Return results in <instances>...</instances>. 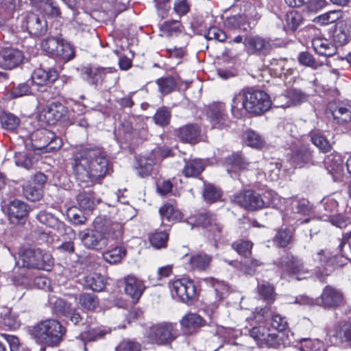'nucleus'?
I'll return each instance as SVG.
<instances>
[{
	"label": "nucleus",
	"mask_w": 351,
	"mask_h": 351,
	"mask_svg": "<svg viewBox=\"0 0 351 351\" xmlns=\"http://www.w3.org/2000/svg\"><path fill=\"white\" fill-rule=\"evenodd\" d=\"M244 139L247 146L260 149L265 144V139L258 133L253 130H247L244 133Z\"/></svg>",
	"instance_id": "nucleus-43"
},
{
	"label": "nucleus",
	"mask_w": 351,
	"mask_h": 351,
	"mask_svg": "<svg viewBox=\"0 0 351 351\" xmlns=\"http://www.w3.org/2000/svg\"><path fill=\"white\" fill-rule=\"evenodd\" d=\"M114 72H116V69L112 67L88 66L86 67L84 70L88 82L95 85L101 84L106 74Z\"/></svg>",
	"instance_id": "nucleus-24"
},
{
	"label": "nucleus",
	"mask_w": 351,
	"mask_h": 351,
	"mask_svg": "<svg viewBox=\"0 0 351 351\" xmlns=\"http://www.w3.org/2000/svg\"><path fill=\"white\" fill-rule=\"evenodd\" d=\"M55 56L60 57L64 61H69L74 57V50L69 43L61 40Z\"/></svg>",
	"instance_id": "nucleus-56"
},
{
	"label": "nucleus",
	"mask_w": 351,
	"mask_h": 351,
	"mask_svg": "<svg viewBox=\"0 0 351 351\" xmlns=\"http://www.w3.org/2000/svg\"><path fill=\"white\" fill-rule=\"evenodd\" d=\"M23 194L28 200L36 202L42 198L43 190L29 182L27 186L23 187Z\"/></svg>",
	"instance_id": "nucleus-49"
},
{
	"label": "nucleus",
	"mask_w": 351,
	"mask_h": 351,
	"mask_svg": "<svg viewBox=\"0 0 351 351\" xmlns=\"http://www.w3.org/2000/svg\"><path fill=\"white\" fill-rule=\"evenodd\" d=\"M116 351H141V345L132 341L123 340L117 346Z\"/></svg>",
	"instance_id": "nucleus-64"
},
{
	"label": "nucleus",
	"mask_w": 351,
	"mask_h": 351,
	"mask_svg": "<svg viewBox=\"0 0 351 351\" xmlns=\"http://www.w3.org/2000/svg\"><path fill=\"white\" fill-rule=\"evenodd\" d=\"M210 335L206 339V345L209 350L217 351L223 346L225 329L221 326H216L210 330Z\"/></svg>",
	"instance_id": "nucleus-26"
},
{
	"label": "nucleus",
	"mask_w": 351,
	"mask_h": 351,
	"mask_svg": "<svg viewBox=\"0 0 351 351\" xmlns=\"http://www.w3.org/2000/svg\"><path fill=\"white\" fill-rule=\"evenodd\" d=\"M66 332L65 328L56 319H47L35 325L32 330V336L40 343L56 346L62 340Z\"/></svg>",
	"instance_id": "nucleus-4"
},
{
	"label": "nucleus",
	"mask_w": 351,
	"mask_h": 351,
	"mask_svg": "<svg viewBox=\"0 0 351 351\" xmlns=\"http://www.w3.org/2000/svg\"><path fill=\"white\" fill-rule=\"evenodd\" d=\"M88 16L86 14H77L73 21H70L69 27L73 29L75 34H84L89 32L90 28L86 23Z\"/></svg>",
	"instance_id": "nucleus-36"
},
{
	"label": "nucleus",
	"mask_w": 351,
	"mask_h": 351,
	"mask_svg": "<svg viewBox=\"0 0 351 351\" xmlns=\"http://www.w3.org/2000/svg\"><path fill=\"white\" fill-rule=\"evenodd\" d=\"M226 162L233 169H243L247 166V162L242 155H230L227 158Z\"/></svg>",
	"instance_id": "nucleus-61"
},
{
	"label": "nucleus",
	"mask_w": 351,
	"mask_h": 351,
	"mask_svg": "<svg viewBox=\"0 0 351 351\" xmlns=\"http://www.w3.org/2000/svg\"><path fill=\"white\" fill-rule=\"evenodd\" d=\"M66 110L62 104H52L45 112V117L49 124H55L64 115Z\"/></svg>",
	"instance_id": "nucleus-32"
},
{
	"label": "nucleus",
	"mask_w": 351,
	"mask_h": 351,
	"mask_svg": "<svg viewBox=\"0 0 351 351\" xmlns=\"http://www.w3.org/2000/svg\"><path fill=\"white\" fill-rule=\"evenodd\" d=\"M178 136L182 141L191 144L204 140L203 135L201 134L199 126L195 124H189L180 128Z\"/></svg>",
	"instance_id": "nucleus-19"
},
{
	"label": "nucleus",
	"mask_w": 351,
	"mask_h": 351,
	"mask_svg": "<svg viewBox=\"0 0 351 351\" xmlns=\"http://www.w3.org/2000/svg\"><path fill=\"white\" fill-rule=\"evenodd\" d=\"M324 162L328 173L332 176L334 180H338L343 172V164L341 155H326Z\"/></svg>",
	"instance_id": "nucleus-21"
},
{
	"label": "nucleus",
	"mask_w": 351,
	"mask_h": 351,
	"mask_svg": "<svg viewBox=\"0 0 351 351\" xmlns=\"http://www.w3.org/2000/svg\"><path fill=\"white\" fill-rule=\"evenodd\" d=\"M173 296L176 295L182 302H191L196 294V288L193 282L185 278L178 279L170 285Z\"/></svg>",
	"instance_id": "nucleus-11"
},
{
	"label": "nucleus",
	"mask_w": 351,
	"mask_h": 351,
	"mask_svg": "<svg viewBox=\"0 0 351 351\" xmlns=\"http://www.w3.org/2000/svg\"><path fill=\"white\" fill-rule=\"evenodd\" d=\"M311 43L315 51L321 56H332L336 53L335 46L326 38L316 37Z\"/></svg>",
	"instance_id": "nucleus-29"
},
{
	"label": "nucleus",
	"mask_w": 351,
	"mask_h": 351,
	"mask_svg": "<svg viewBox=\"0 0 351 351\" xmlns=\"http://www.w3.org/2000/svg\"><path fill=\"white\" fill-rule=\"evenodd\" d=\"M66 215L71 221L76 225L85 224L87 221V218L82 213V210H77L76 208H69Z\"/></svg>",
	"instance_id": "nucleus-59"
},
{
	"label": "nucleus",
	"mask_w": 351,
	"mask_h": 351,
	"mask_svg": "<svg viewBox=\"0 0 351 351\" xmlns=\"http://www.w3.org/2000/svg\"><path fill=\"white\" fill-rule=\"evenodd\" d=\"M36 219L40 223L56 230L60 234L64 233L74 234L71 228L66 226L64 222L44 210L40 211L36 215Z\"/></svg>",
	"instance_id": "nucleus-16"
},
{
	"label": "nucleus",
	"mask_w": 351,
	"mask_h": 351,
	"mask_svg": "<svg viewBox=\"0 0 351 351\" xmlns=\"http://www.w3.org/2000/svg\"><path fill=\"white\" fill-rule=\"evenodd\" d=\"M23 59V53L12 47L0 50V66L5 69H12L19 65Z\"/></svg>",
	"instance_id": "nucleus-15"
},
{
	"label": "nucleus",
	"mask_w": 351,
	"mask_h": 351,
	"mask_svg": "<svg viewBox=\"0 0 351 351\" xmlns=\"http://www.w3.org/2000/svg\"><path fill=\"white\" fill-rule=\"evenodd\" d=\"M126 256V250L122 247H115L103 254L104 260L110 264H117Z\"/></svg>",
	"instance_id": "nucleus-42"
},
{
	"label": "nucleus",
	"mask_w": 351,
	"mask_h": 351,
	"mask_svg": "<svg viewBox=\"0 0 351 351\" xmlns=\"http://www.w3.org/2000/svg\"><path fill=\"white\" fill-rule=\"evenodd\" d=\"M326 113L330 114L334 119L337 120L339 123L346 121L347 117L350 118L348 110L345 107L337 105L335 102L328 104Z\"/></svg>",
	"instance_id": "nucleus-34"
},
{
	"label": "nucleus",
	"mask_w": 351,
	"mask_h": 351,
	"mask_svg": "<svg viewBox=\"0 0 351 351\" xmlns=\"http://www.w3.org/2000/svg\"><path fill=\"white\" fill-rule=\"evenodd\" d=\"M23 26L26 27L30 34L36 36L44 34L47 31L46 21L43 17L40 18L34 13L27 15Z\"/></svg>",
	"instance_id": "nucleus-18"
},
{
	"label": "nucleus",
	"mask_w": 351,
	"mask_h": 351,
	"mask_svg": "<svg viewBox=\"0 0 351 351\" xmlns=\"http://www.w3.org/2000/svg\"><path fill=\"white\" fill-rule=\"evenodd\" d=\"M291 232L287 229L281 230L278 232L275 237V241L280 247H286L291 240Z\"/></svg>",
	"instance_id": "nucleus-62"
},
{
	"label": "nucleus",
	"mask_w": 351,
	"mask_h": 351,
	"mask_svg": "<svg viewBox=\"0 0 351 351\" xmlns=\"http://www.w3.org/2000/svg\"><path fill=\"white\" fill-rule=\"evenodd\" d=\"M61 40L57 38L49 37L43 40L41 48L46 53L56 56Z\"/></svg>",
	"instance_id": "nucleus-52"
},
{
	"label": "nucleus",
	"mask_w": 351,
	"mask_h": 351,
	"mask_svg": "<svg viewBox=\"0 0 351 351\" xmlns=\"http://www.w3.org/2000/svg\"><path fill=\"white\" fill-rule=\"evenodd\" d=\"M208 118L213 128L223 130L228 128L230 124L226 105L223 103L212 104L208 112Z\"/></svg>",
	"instance_id": "nucleus-12"
},
{
	"label": "nucleus",
	"mask_w": 351,
	"mask_h": 351,
	"mask_svg": "<svg viewBox=\"0 0 351 351\" xmlns=\"http://www.w3.org/2000/svg\"><path fill=\"white\" fill-rule=\"evenodd\" d=\"M2 128L8 131L14 132L19 126L20 119L12 113L3 112L0 114Z\"/></svg>",
	"instance_id": "nucleus-39"
},
{
	"label": "nucleus",
	"mask_w": 351,
	"mask_h": 351,
	"mask_svg": "<svg viewBox=\"0 0 351 351\" xmlns=\"http://www.w3.org/2000/svg\"><path fill=\"white\" fill-rule=\"evenodd\" d=\"M29 213V207L25 202L15 199L8 206V217L12 223H16L19 220L26 217Z\"/></svg>",
	"instance_id": "nucleus-22"
},
{
	"label": "nucleus",
	"mask_w": 351,
	"mask_h": 351,
	"mask_svg": "<svg viewBox=\"0 0 351 351\" xmlns=\"http://www.w3.org/2000/svg\"><path fill=\"white\" fill-rule=\"evenodd\" d=\"M0 318L3 324L10 329H17L21 326L19 315L10 308H3L0 313Z\"/></svg>",
	"instance_id": "nucleus-31"
},
{
	"label": "nucleus",
	"mask_w": 351,
	"mask_h": 351,
	"mask_svg": "<svg viewBox=\"0 0 351 351\" xmlns=\"http://www.w3.org/2000/svg\"><path fill=\"white\" fill-rule=\"evenodd\" d=\"M72 167L76 178L87 186L104 178L109 170L108 160L104 155H75Z\"/></svg>",
	"instance_id": "nucleus-3"
},
{
	"label": "nucleus",
	"mask_w": 351,
	"mask_h": 351,
	"mask_svg": "<svg viewBox=\"0 0 351 351\" xmlns=\"http://www.w3.org/2000/svg\"><path fill=\"white\" fill-rule=\"evenodd\" d=\"M178 336L176 324L171 322H160L153 324L146 332V337L152 343L166 345Z\"/></svg>",
	"instance_id": "nucleus-7"
},
{
	"label": "nucleus",
	"mask_w": 351,
	"mask_h": 351,
	"mask_svg": "<svg viewBox=\"0 0 351 351\" xmlns=\"http://www.w3.org/2000/svg\"><path fill=\"white\" fill-rule=\"evenodd\" d=\"M19 254L23 267L49 271L53 265L51 254L40 248L25 247Z\"/></svg>",
	"instance_id": "nucleus-5"
},
{
	"label": "nucleus",
	"mask_w": 351,
	"mask_h": 351,
	"mask_svg": "<svg viewBox=\"0 0 351 351\" xmlns=\"http://www.w3.org/2000/svg\"><path fill=\"white\" fill-rule=\"evenodd\" d=\"M243 43L249 54L266 56L272 48L269 40L257 35L246 37Z\"/></svg>",
	"instance_id": "nucleus-13"
},
{
	"label": "nucleus",
	"mask_w": 351,
	"mask_h": 351,
	"mask_svg": "<svg viewBox=\"0 0 351 351\" xmlns=\"http://www.w3.org/2000/svg\"><path fill=\"white\" fill-rule=\"evenodd\" d=\"M311 141L319 151L322 152H328L330 151L331 146L328 140L319 133L313 131L310 133Z\"/></svg>",
	"instance_id": "nucleus-46"
},
{
	"label": "nucleus",
	"mask_w": 351,
	"mask_h": 351,
	"mask_svg": "<svg viewBox=\"0 0 351 351\" xmlns=\"http://www.w3.org/2000/svg\"><path fill=\"white\" fill-rule=\"evenodd\" d=\"M36 160L32 155H15L14 162L16 166L21 167L27 169H31Z\"/></svg>",
	"instance_id": "nucleus-60"
},
{
	"label": "nucleus",
	"mask_w": 351,
	"mask_h": 351,
	"mask_svg": "<svg viewBox=\"0 0 351 351\" xmlns=\"http://www.w3.org/2000/svg\"><path fill=\"white\" fill-rule=\"evenodd\" d=\"M53 310L59 316L69 317L73 311L71 304L62 298H57L53 302Z\"/></svg>",
	"instance_id": "nucleus-47"
},
{
	"label": "nucleus",
	"mask_w": 351,
	"mask_h": 351,
	"mask_svg": "<svg viewBox=\"0 0 351 351\" xmlns=\"http://www.w3.org/2000/svg\"><path fill=\"white\" fill-rule=\"evenodd\" d=\"M195 221L197 226L210 227V230L220 233L223 226L217 221L215 216L208 212L197 213L195 216Z\"/></svg>",
	"instance_id": "nucleus-25"
},
{
	"label": "nucleus",
	"mask_w": 351,
	"mask_h": 351,
	"mask_svg": "<svg viewBox=\"0 0 351 351\" xmlns=\"http://www.w3.org/2000/svg\"><path fill=\"white\" fill-rule=\"evenodd\" d=\"M76 199L80 208L83 210H92L97 204L92 191L80 193L77 195Z\"/></svg>",
	"instance_id": "nucleus-38"
},
{
	"label": "nucleus",
	"mask_w": 351,
	"mask_h": 351,
	"mask_svg": "<svg viewBox=\"0 0 351 351\" xmlns=\"http://www.w3.org/2000/svg\"><path fill=\"white\" fill-rule=\"evenodd\" d=\"M271 106L269 96L264 91L245 88L235 93L232 99L230 110L232 116L239 119L244 110L254 115L268 111Z\"/></svg>",
	"instance_id": "nucleus-1"
},
{
	"label": "nucleus",
	"mask_w": 351,
	"mask_h": 351,
	"mask_svg": "<svg viewBox=\"0 0 351 351\" xmlns=\"http://www.w3.org/2000/svg\"><path fill=\"white\" fill-rule=\"evenodd\" d=\"M205 320L198 314L189 313L180 321L181 326L186 329H195L204 326Z\"/></svg>",
	"instance_id": "nucleus-33"
},
{
	"label": "nucleus",
	"mask_w": 351,
	"mask_h": 351,
	"mask_svg": "<svg viewBox=\"0 0 351 351\" xmlns=\"http://www.w3.org/2000/svg\"><path fill=\"white\" fill-rule=\"evenodd\" d=\"M160 29L164 35L170 36L181 32L182 25L179 21H168L164 22Z\"/></svg>",
	"instance_id": "nucleus-50"
},
{
	"label": "nucleus",
	"mask_w": 351,
	"mask_h": 351,
	"mask_svg": "<svg viewBox=\"0 0 351 351\" xmlns=\"http://www.w3.org/2000/svg\"><path fill=\"white\" fill-rule=\"evenodd\" d=\"M155 162L154 155H136L134 167L137 170V174L144 178L150 174Z\"/></svg>",
	"instance_id": "nucleus-20"
},
{
	"label": "nucleus",
	"mask_w": 351,
	"mask_h": 351,
	"mask_svg": "<svg viewBox=\"0 0 351 351\" xmlns=\"http://www.w3.org/2000/svg\"><path fill=\"white\" fill-rule=\"evenodd\" d=\"M156 83L159 87L160 91L162 94L171 93L176 86V82L173 77H167L158 79Z\"/></svg>",
	"instance_id": "nucleus-55"
},
{
	"label": "nucleus",
	"mask_w": 351,
	"mask_h": 351,
	"mask_svg": "<svg viewBox=\"0 0 351 351\" xmlns=\"http://www.w3.org/2000/svg\"><path fill=\"white\" fill-rule=\"evenodd\" d=\"M169 239V234L165 232H158L149 237L151 244L157 249L165 247Z\"/></svg>",
	"instance_id": "nucleus-54"
},
{
	"label": "nucleus",
	"mask_w": 351,
	"mask_h": 351,
	"mask_svg": "<svg viewBox=\"0 0 351 351\" xmlns=\"http://www.w3.org/2000/svg\"><path fill=\"white\" fill-rule=\"evenodd\" d=\"M107 333V330L100 328H90L82 335V338L84 341H95L104 338Z\"/></svg>",
	"instance_id": "nucleus-57"
},
{
	"label": "nucleus",
	"mask_w": 351,
	"mask_h": 351,
	"mask_svg": "<svg viewBox=\"0 0 351 351\" xmlns=\"http://www.w3.org/2000/svg\"><path fill=\"white\" fill-rule=\"evenodd\" d=\"M285 99L287 101L285 103H280L279 106L280 108H288L292 105L300 104L307 99V96L304 94L301 90L292 89L290 90L287 95H281L276 99L277 102L280 100Z\"/></svg>",
	"instance_id": "nucleus-27"
},
{
	"label": "nucleus",
	"mask_w": 351,
	"mask_h": 351,
	"mask_svg": "<svg viewBox=\"0 0 351 351\" xmlns=\"http://www.w3.org/2000/svg\"><path fill=\"white\" fill-rule=\"evenodd\" d=\"M58 77V73L53 69L45 70L39 68L32 75V81L38 86H48L55 82Z\"/></svg>",
	"instance_id": "nucleus-23"
},
{
	"label": "nucleus",
	"mask_w": 351,
	"mask_h": 351,
	"mask_svg": "<svg viewBox=\"0 0 351 351\" xmlns=\"http://www.w3.org/2000/svg\"><path fill=\"white\" fill-rule=\"evenodd\" d=\"M221 192L220 189L211 184L204 185L203 197L208 202H213L220 198Z\"/></svg>",
	"instance_id": "nucleus-53"
},
{
	"label": "nucleus",
	"mask_w": 351,
	"mask_h": 351,
	"mask_svg": "<svg viewBox=\"0 0 351 351\" xmlns=\"http://www.w3.org/2000/svg\"><path fill=\"white\" fill-rule=\"evenodd\" d=\"M350 33L349 27L346 24L339 23L333 36L335 42L339 45L347 44L349 42Z\"/></svg>",
	"instance_id": "nucleus-44"
},
{
	"label": "nucleus",
	"mask_w": 351,
	"mask_h": 351,
	"mask_svg": "<svg viewBox=\"0 0 351 351\" xmlns=\"http://www.w3.org/2000/svg\"><path fill=\"white\" fill-rule=\"evenodd\" d=\"M337 257L332 256L328 252L321 250L313 255V261L317 263V267L323 268V271H317L316 276L320 281H324L325 277L328 276L335 267H341L347 263L337 262Z\"/></svg>",
	"instance_id": "nucleus-10"
},
{
	"label": "nucleus",
	"mask_w": 351,
	"mask_h": 351,
	"mask_svg": "<svg viewBox=\"0 0 351 351\" xmlns=\"http://www.w3.org/2000/svg\"><path fill=\"white\" fill-rule=\"evenodd\" d=\"M123 233L122 223L108 220L93 230L86 229L80 231L78 236L86 248L100 250L110 243L122 241Z\"/></svg>",
	"instance_id": "nucleus-2"
},
{
	"label": "nucleus",
	"mask_w": 351,
	"mask_h": 351,
	"mask_svg": "<svg viewBox=\"0 0 351 351\" xmlns=\"http://www.w3.org/2000/svg\"><path fill=\"white\" fill-rule=\"evenodd\" d=\"M249 335L261 347L278 348L282 344L278 334L264 325L252 327L249 330Z\"/></svg>",
	"instance_id": "nucleus-8"
},
{
	"label": "nucleus",
	"mask_w": 351,
	"mask_h": 351,
	"mask_svg": "<svg viewBox=\"0 0 351 351\" xmlns=\"http://www.w3.org/2000/svg\"><path fill=\"white\" fill-rule=\"evenodd\" d=\"M320 305L325 308H332L344 304L343 293L330 286L326 287L320 296Z\"/></svg>",
	"instance_id": "nucleus-14"
},
{
	"label": "nucleus",
	"mask_w": 351,
	"mask_h": 351,
	"mask_svg": "<svg viewBox=\"0 0 351 351\" xmlns=\"http://www.w3.org/2000/svg\"><path fill=\"white\" fill-rule=\"evenodd\" d=\"M323 343L317 339H304L301 341V351H323Z\"/></svg>",
	"instance_id": "nucleus-58"
},
{
	"label": "nucleus",
	"mask_w": 351,
	"mask_h": 351,
	"mask_svg": "<svg viewBox=\"0 0 351 351\" xmlns=\"http://www.w3.org/2000/svg\"><path fill=\"white\" fill-rule=\"evenodd\" d=\"M159 213L162 219L165 218L169 221L178 218V213L175 210L171 204H165L159 210Z\"/></svg>",
	"instance_id": "nucleus-63"
},
{
	"label": "nucleus",
	"mask_w": 351,
	"mask_h": 351,
	"mask_svg": "<svg viewBox=\"0 0 351 351\" xmlns=\"http://www.w3.org/2000/svg\"><path fill=\"white\" fill-rule=\"evenodd\" d=\"M84 285L94 291H101L105 287L103 276L97 273H91L84 277Z\"/></svg>",
	"instance_id": "nucleus-35"
},
{
	"label": "nucleus",
	"mask_w": 351,
	"mask_h": 351,
	"mask_svg": "<svg viewBox=\"0 0 351 351\" xmlns=\"http://www.w3.org/2000/svg\"><path fill=\"white\" fill-rule=\"evenodd\" d=\"M258 292L263 299L269 302L275 300L274 287L267 282L263 281L257 286Z\"/></svg>",
	"instance_id": "nucleus-51"
},
{
	"label": "nucleus",
	"mask_w": 351,
	"mask_h": 351,
	"mask_svg": "<svg viewBox=\"0 0 351 351\" xmlns=\"http://www.w3.org/2000/svg\"><path fill=\"white\" fill-rule=\"evenodd\" d=\"M253 243L247 240L239 239L232 243V247L243 256L247 257L251 254Z\"/></svg>",
	"instance_id": "nucleus-48"
},
{
	"label": "nucleus",
	"mask_w": 351,
	"mask_h": 351,
	"mask_svg": "<svg viewBox=\"0 0 351 351\" xmlns=\"http://www.w3.org/2000/svg\"><path fill=\"white\" fill-rule=\"evenodd\" d=\"M79 303L84 309L93 311L99 305V300L96 295L85 293L80 295Z\"/></svg>",
	"instance_id": "nucleus-45"
},
{
	"label": "nucleus",
	"mask_w": 351,
	"mask_h": 351,
	"mask_svg": "<svg viewBox=\"0 0 351 351\" xmlns=\"http://www.w3.org/2000/svg\"><path fill=\"white\" fill-rule=\"evenodd\" d=\"M303 23V17L297 11L291 10L285 15V24L284 29L286 31H295Z\"/></svg>",
	"instance_id": "nucleus-37"
},
{
	"label": "nucleus",
	"mask_w": 351,
	"mask_h": 351,
	"mask_svg": "<svg viewBox=\"0 0 351 351\" xmlns=\"http://www.w3.org/2000/svg\"><path fill=\"white\" fill-rule=\"evenodd\" d=\"M212 256L205 253H197L189 259V265L192 269L206 271L210 265Z\"/></svg>",
	"instance_id": "nucleus-30"
},
{
	"label": "nucleus",
	"mask_w": 351,
	"mask_h": 351,
	"mask_svg": "<svg viewBox=\"0 0 351 351\" xmlns=\"http://www.w3.org/2000/svg\"><path fill=\"white\" fill-rule=\"evenodd\" d=\"M224 25L228 29H239L243 31L249 29V24L244 21L241 14L227 17L223 21Z\"/></svg>",
	"instance_id": "nucleus-41"
},
{
	"label": "nucleus",
	"mask_w": 351,
	"mask_h": 351,
	"mask_svg": "<svg viewBox=\"0 0 351 351\" xmlns=\"http://www.w3.org/2000/svg\"><path fill=\"white\" fill-rule=\"evenodd\" d=\"M125 293L131 297L134 302H137L145 287L143 282L134 276L128 275L124 278Z\"/></svg>",
	"instance_id": "nucleus-17"
},
{
	"label": "nucleus",
	"mask_w": 351,
	"mask_h": 351,
	"mask_svg": "<svg viewBox=\"0 0 351 351\" xmlns=\"http://www.w3.org/2000/svg\"><path fill=\"white\" fill-rule=\"evenodd\" d=\"M233 201L241 206L248 210H257L267 206H275L274 200L266 202L257 193L247 190L233 196Z\"/></svg>",
	"instance_id": "nucleus-9"
},
{
	"label": "nucleus",
	"mask_w": 351,
	"mask_h": 351,
	"mask_svg": "<svg viewBox=\"0 0 351 351\" xmlns=\"http://www.w3.org/2000/svg\"><path fill=\"white\" fill-rule=\"evenodd\" d=\"M185 165L183 169V174L187 177H196L204 169V165L200 158H193L190 156L189 158H184Z\"/></svg>",
	"instance_id": "nucleus-28"
},
{
	"label": "nucleus",
	"mask_w": 351,
	"mask_h": 351,
	"mask_svg": "<svg viewBox=\"0 0 351 351\" xmlns=\"http://www.w3.org/2000/svg\"><path fill=\"white\" fill-rule=\"evenodd\" d=\"M241 16L244 21H245L247 24H249V29H251L252 26L255 25L256 22L261 16L256 8L250 3H247L244 5L243 12Z\"/></svg>",
	"instance_id": "nucleus-40"
},
{
	"label": "nucleus",
	"mask_w": 351,
	"mask_h": 351,
	"mask_svg": "<svg viewBox=\"0 0 351 351\" xmlns=\"http://www.w3.org/2000/svg\"><path fill=\"white\" fill-rule=\"evenodd\" d=\"M278 267L281 269V277L293 278L297 280H301L307 278L310 274L308 269L304 267L303 261L291 254H286L282 256L278 263Z\"/></svg>",
	"instance_id": "nucleus-6"
}]
</instances>
